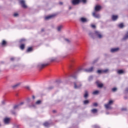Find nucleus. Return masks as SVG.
Wrapping results in <instances>:
<instances>
[{
    "mask_svg": "<svg viewBox=\"0 0 128 128\" xmlns=\"http://www.w3.org/2000/svg\"><path fill=\"white\" fill-rule=\"evenodd\" d=\"M114 102L113 100H110L108 104L104 105V106L106 110H112V105L114 104Z\"/></svg>",
    "mask_w": 128,
    "mask_h": 128,
    "instance_id": "f257e3e1",
    "label": "nucleus"
},
{
    "mask_svg": "<svg viewBox=\"0 0 128 128\" xmlns=\"http://www.w3.org/2000/svg\"><path fill=\"white\" fill-rule=\"evenodd\" d=\"M82 87V83L78 81L74 82V88H80Z\"/></svg>",
    "mask_w": 128,
    "mask_h": 128,
    "instance_id": "f03ea898",
    "label": "nucleus"
},
{
    "mask_svg": "<svg viewBox=\"0 0 128 128\" xmlns=\"http://www.w3.org/2000/svg\"><path fill=\"white\" fill-rule=\"evenodd\" d=\"M48 63L44 64H39L38 66V67L39 68V70H42V68H44L46 66H48Z\"/></svg>",
    "mask_w": 128,
    "mask_h": 128,
    "instance_id": "7ed1b4c3",
    "label": "nucleus"
},
{
    "mask_svg": "<svg viewBox=\"0 0 128 128\" xmlns=\"http://www.w3.org/2000/svg\"><path fill=\"white\" fill-rule=\"evenodd\" d=\"M95 36L98 38H102V34L98 31H95Z\"/></svg>",
    "mask_w": 128,
    "mask_h": 128,
    "instance_id": "20e7f679",
    "label": "nucleus"
},
{
    "mask_svg": "<svg viewBox=\"0 0 128 128\" xmlns=\"http://www.w3.org/2000/svg\"><path fill=\"white\" fill-rule=\"evenodd\" d=\"M20 2L22 5V6L24 8H26L27 6L26 5V2L24 0H20Z\"/></svg>",
    "mask_w": 128,
    "mask_h": 128,
    "instance_id": "39448f33",
    "label": "nucleus"
},
{
    "mask_svg": "<svg viewBox=\"0 0 128 128\" xmlns=\"http://www.w3.org/2000/svg\"><path fill=\"white\" fill-rule=\"evenodd\" d=\"M80 2V0H72V4L73 6H76Z\"/></svg>",
    "mask_w": 128,
    "mask_h": 128,
    "instance_id": "423d86ee",
    "label": "nucleus"
},
{
    "mask_svg": "<svg viewBox=\"0 0 128 128\" xmlns=\"http://www.w3.org/2000/svg\"><path fill=\"white\" fill-rule=\"evenodd\" d=\"M10 118H5L4 120V124H10Z\"/></svg>",
    "mask_w": 128,
    "mask_h": 128,
    "instance_id": "0eeeda50",
    "label": "nucleus"
},
{
    "mask_svg": "<svg viewBox=\"0 0 128 128\" xmlns=\"http://www.w3.org/2000/svg\"><path fill=\"white\" fill-rule=\"evenodd\" d=\"M108 72V70L106 69L104 70H98L97 71L98 74H102L104 72Z\"/></svg>",
    "mask_w": 128,
    "mask_h": 128,
    "instance_id": "6e6552de",
    "label": "nucleus"
},
{
    "mask_svg": "<svg viewBox=\"0 0 128 128\" xmlns=\"http://www.w3.org/2000/svg\"><path fill=\"white\" fill-rule=\"evenodd\" d=\"M80 22H88V19H86V18L82 17L80 18Z\"/></svg>",
    "mask_w": 128,
    "mask_h": 128,
    "instance_id": "1a4fd4ad",
    "label": "nucleus"
},
{
    "mask_svg": "<svg viewBox=\"0 0 128 128\" xmlns=\"http://www.w3.org/2000/svg\"><path fill=\"white\" fill-rule=\"evenodd\" d=\"M92 16H94V18H100V14H96V12H94L92 13Z\"/></svg>",
    "mask_w": 128,
    "mask_h": 128,
    "instance_id": "9d476101",
    "label": "nucleus"
},
{
    "mask_svg": "<svg viewBox=\"0 0 128 128\" xmlns=\"http://www.w3.org/2000/svg\"><path fill=\"white\" fill-rule=\"evenodd\" d=\"M54 18V15H51L49 16H47L45 17V20H50V18Z\"/></svg>",
    "mask_w": 128,
    "mask_h": 128,
    "instance_id": "9b49d317",
    "label": "nucleus"
},
{
    "mask_svg": "<svg viewBox=\"0 0 128 128\" xmlns=\"http://www.w3.org/2000/svg\"><path fill=\"white\" fill-rule=\"evenodd\" d=\"M120 50L119 48H113L110 50L111 52H116Z\"/></svg>",
    "mask_w": 128,
    "mask_h": 128,
    "instance_id": "f8f14e48",
    "label": "nucleus"
},
{
    "mask_svg": "<svg viewBox=\"0 0 128 128\" xmlns=\"http://www.w3.org/2000/svg\"><path fill=\"white\" fill-rule=\"evenodd\" d=\"M100 8H102V6H96L95 7V10L96 12H98V10H100Z\"/></svg>",
    "mask_w": 128,
    "mask_h": 128,
    "instance_id": "ddd939ff",
    "label": "nucleus"
},
{
    "mask_svg": "<svg viewBox=\"0 0 128 128\" xmlns=\"http://www.w3.org/2000/svg\"><path fill=\"white\" fill-rule=\"evenodd\" d=\"M98 88H102L104 86V84L102 83H99L98 82H96Z\"/></svg>",
    "mask_w": 128,
    "mask_h": 128,
    "instance_id": "4468645a",
    "label": "nucleus"
},
{
    "mask_svg": "<svg viewBox=\"0 0 128 128\" xmlns=\"http://www.w3.org/2000/svg\"><path fill=\"white\" fill-rule=\"evenodd\" d=\"M118 16L116 15H113L112 16V20H118Z\"/></svg>",
    "mask_w": 128,
    "mask_h": 128,
    "instance_id": "2eb2a0df",
    "label": "nucleus"
},
{
    "mask_svg": "<svg viewBox=\"0 0 128 128\" xmlns=\"http://www.w3.org/2000/svg\"><path fill=\"white\" fill-rule=\"evenodd\" d=\"M94 70V67H91L89 69H87L86 70V72H90Z\"/></svg>",
    "mask_w": 128,
    "mask_h": 128,
    "instance_id": "dca6fc26",
    "label": "nucleus"
},
{
    "mask_svg": "<svg viewBox=\"0 0 128 128\" xmlns=\"http://www.w3.org/2000/svg\"><path fill=\"white\" fill-rule=\"evenodd\" d=\"M32 52V47H28L26 50L27 52Z\"/></svg>",
    "mask_w": 128,
    "mask_h": 128,
    "instance_id": "f3484780",
    "label": "nucleus"
},
{
    "mask_svg": "<svg viewBox=\"0 0 128 128\" xmlns=\"http://www.w3.org/2000/svg\"><path fill=\"white\" fill-rule=\"evenodd\" d=\"M88 90H86L85 91V94H84V98H88Z\"/></svg>",
    "mask_w": 128,
    "mask_h": 128,
    "instance_id": "a211bd4d",
    "label": "nucleus"
},
{
    "mask_svg": "<svg viewBox=\"0 0 128 128\" xmlns=\"http://www.w3.org/2000/svg\"><path fill=\"white\" fill-rule=\"evenodd\" d=\"M24 104L23 102H22L20 104L14 106V109L16 110V108H18V106H22V104Z\"/></svg>",
    "mask_w": 128,
    "mask_h": 128,
    "instance_id": "6ab92c4d",
    "label": "nucleus"
},
{
    "mask_svg": "<svg viewBox=\"0 0 128 128\" xmlns=\"http://www.w3.org/2000/svg\"><path fill=\"white\" fill-rule=\"evenodd\" d=\"M91 112L92 114H96L98 112V110L94 108L91 110Z\"/></svg>",
    "mask_w": 128,
    "mask_h": 128,
    "instance_id": "aec40b11",
    "label": "nucleus"
},
{
    "mask_svg": "<svg viewBox=\"0 0 128 128\" xmlns=\"http://www.w3.org/2000/svg\"><path fill=\"white\" fill-rule=\"evenodd\" d=\"M43 124H44V126L48 127V126H50V123H48V122H44Z\"/></svg>",
    "mask_w": 128,
    "mask_h": 128,
    "instance_id": "412c9836",
    "label": "nucleus"
},
{
    "mask_svg": "<svg viewBox=\"0 0 128 128\" xmlns=\"http://www.w3.org/2000/svg\"><path fill=\"white\" fill-rule=\"evenodd\" d=\"M62 28V26L60 25L58 27L57 30H58V32H60Z\"/></svg>",
    "mask_w": 128,
    "mask_h": 128,
    "instance_id": "4be33fe9",
    "label": "nucleus"
},
{
    "mask_svg": "<svg viewBox=\"0 0 128 128\" xmlns=\"http://www.w3.org/2000/svg\"><path fill=\"white\" fill-rule=\"evenodd\" d=\"M6 44V41L3 40L2 42V46H4Z\"/></svg>",
    "mask_w": 128,
    "mask_h": 128,
    "instance_id": "5701e85b",
    "label": "nucleus"
},
{
    "mask_svg": "<svg viewBox=\"0 0 128 128\" xmlns=\"http://www.w3.org/2000/svg\"><path fill=\"white\" fill-rule=\"evenodd\" d=\"M20 48L23 50H24V44H22L20 46Z\"/></svg>",
    "mask_w": 128,
    "mask_h": 128,
    "instance_id": "b1692460",
    "label": "nucleus"
},
{
    "mask_svg": "<svg viewBox=\"0 0 128 128\" xmlns=\"http://www.w3.org/2000/svg\"><path fill=\"white\" fill-rule=\"evenodd\" d=\"M118 74H124V71L122 70H118Z\"/></svg>",
    "mask_w": 128,
    "mask_h": 128,
    "instance_id": "393cba45",
    "label": "nucleus"
},
{
    "mask_svg": "<svg viewBox=\"0 0 128 128\" xmlns=\"http://www.w3.org/2000/svg\"><path fill=\"white\" fill-rule=\"evenodd\" d=\"M99 92H100V91L95 90V91L93 92L92 94H98Z\"/></svg>",
    "mask_w": 128,
    "mask_h": 128,
    "instance_id": "a878e982",
    "label": "nucleus"
},
{
    "mask_svg": "<svg viewBox=\"0 0 128 128\" xmlns=\"http://www.w3.org/2000/svg\"><path fill=\"white\" fill-rule=\"evenodd\" d=\"M118 26L120 28H124V24L121 23V24H119Z\"/></svg>",
    "mask_w": 128,
    "mask_h": 128,
    "instance_id": "bb28decb",
    "label": "nucleus"
},
{
    "mask_svg": "<svg viewBox=\"0 0 128 128\" xmlns=\"http://www.w3.org/2000/svg\"><path fill=\"white\" fill-rule=\"evenodd\" d=\"M128 38V32L126 34L125 36L123 38V40H127Z\"/></svg>",
    "mask_w": 128,
    "mask_h": 128,
    "instance_id": "cd10ccee",
    "label": "nucleus"
},
{
    "mask_svg": "<svg viewBox=\"0 0 128 128\" xmlns=\"http://www.w3.org/2000/svg\"><path fill=\"white\" fill-rule=\"evenodd\" d=\"M36 104H42V100H38L36 101Z\"/></svg>",
    "mask_w": 128,
    "mask_h": 128,
    "instance_id": "c85d7f7f",
    "label": "nucleus"
},
{
    "mask_svg": "<svg viewBox=\"0 0 128 128\" xmlns=\"http://www.w3.org/2000/svg\"><path fill=\"white\" fill-rule=\"evenodd\" d=\"M20 86V84H17L14 86H12L13 88H18Z\"/></svg>",
    "mask_w": 128,
    "mask_h": 128,
    "instance_id": "c756f323",
    "label": "nucleus"
},
{
    "mask_svg": "<svg viewBox=\"0 0 128 128\" xmlns=\"http://www.w3.org/2000/svg\"><path fill=\"white\" fill-rule=\"evenodd\" d=\"M116 90H118V88H112V92H115Z\"/></svg>",
    "mask_w": 128,
    "mask_h": 128,
    "instance_id": "7c9ffc66",
    "label": "nucleus"
},
{
    "mask_svg": "<svg viewBox=\"0 0 128 128\" xmlns=\"http://www.w3.org/2000/svg\"><path fill=\"white\" fill-rule=\"evenodd\" d=\"M90 102V101L88 100H85L84 102V104H88Z\"/></svg>",
    "mask_w": 128,
    "mask_h": 128,
    "instance_id": "2f4dec72",
    "label": "nucleus"
},
{
    "mask_svg": "<svg viewBox=\"0 0 128 128\" xmlns=\"http://www.w3.org/2000/svg\"><path fill=\"white\" fill-rule=\"evenodd\" d=\"M80 2H82L83 4H86V0H80Z\"/></svg>",
    "mask_w": 128,
    "mask_h": 128,
    "instance_id": "473e14b6",
    "label": "nucleus"
},
{
    "mask_svg": "<svg viewBox=\"0 0 128 128\" xmlns=\"http://www.w3.org/2000/svg\"><path fill=\"white\" fill-rule=\"evenodd\" d=\"M72 76L74 80L76 79V75H72Z\"/></svg>",
    "mask_w": 128,
    "mask_h": 128,
    "instance_id": "72a5a7b5",
    "label": "nucleus"
},
{
    "mask_svg": "<svg viewBox=\"0 0 128 128\" xmlns=\"http://www.w3.org/2000/svg\"><path fill=\"white\" fill-rule=\"evenodd\" d=\"M94 106H98V103L95 102L93 104Z\"/></svg>",
    "mask_w": 128,
    "mask_h": 128,
    "instance_id": "f704fd0d",
    "label": "nucleus"
},
{
    "mask_svg": "<svg viewBox=\"0 0 128 128\" xmlns=\"http://www.w3.org/2000/svg\"><path fill=\"white\" fill-rule=\"evenodd\" d=\"M14 16H18V13H15L14 14Z\"/></svg>",
    "mask_w": 128,
    "mask_h": 128,
    "instance_id": "c9c22d12",
    "label": "nucleus"
},
{
    "mask_svg": "<svg viewBox=\"0 0 128 128\" xmlns=\"http://www.w3.org/2000/svg\"><path fill=\"white\" fill-rule=\"evenodd\" d=\"M122 112L126 110V108H122Z\"/></svg>",
    "mask_w": 128,
    "mask_h": 128,
    "instance_id": "e433bc0d",
    "label": "nucleus"
},
{
    "mask_svg": "<svg viewBox=\"0 0 128 128\" xmlns=\"http://www.w3.org/2000/svg\"><path fill=\"white\" fill-rule=\"evenodd\" d=\"M2 104H6V101L5 100H2Z\"/></svg>",
    "mask_w": 128,
    "mask_h": 128,
    "instance_id": "4c0bfd02",
    "label": "nucleus"
},
{
    "mask_svg": "<svg viewBox=\"0 0 128 128\" xmlns=\"http://www.w3.org/2000/svg\"><path fill=\"white\" fill-rule=\"evenodd\" d=\"M12 114H16V112L14 111H11Z\"/></svg>",
    "mask_w": 128,
    "mask_h": 128,
    "instance_id": "58836bf2",
    "label": "nucleus"
},
{
    "mask_svg": "<svg viewBox=\"0 0 128 128\" xmlns=\"http://www.w3.org/2000/svg\"><path fill=\"white\" fill-rule=\"evenodd\" d=\"M48 88V90H52V88H54V87L53 86H50Z\"/></svg>",
    "mask_w": 128,
    "mask_h": 128,
    "instance_id": "ea45409f",
    "label": "nucleus"
},
{
    "mask_svg": "<svg viewBox=\"0 0 128 128\" xmlns=\"http://www.w3.org/2000/svg\"><path fill=\"white\" fill-rule=\"evenodd\" d=\"M10 60H12V62L14 60V58H10Z\"/></svg>",
    "mask_w": 128,
    "mask_h": 128,
    "instance_id": "a19ab883",
    "label": "nucleus"
},
{
    "mask_svg": "<svg viewBox=\"0 0 128 128\" xmlns=\"http://www.w3.org/2000/svg\"><path fill=\"white\" fill-rule=\"evenodd\" d=\"M92 28H96V25H92Z\"/></svg>",
    "mask_w": 128,
    "mask_h": 128,
    "instance_id": "79ce46f5",
    "label": "nucleus"
},
{
    "mask_svg": "<svg viewBox=\"0 0 128 128\" xmlns=\"http://www.w3.org/2000/svg\"><path fill=\"white\" fill-rule=\"evenodd\" d=\"M26 40H24V39H22L20 40V42H24Z\"/></svg>",
    "mask_w": 128,
    "mask_h": 128,
    "instance_id": "37998d69",
    "label": "nucleus"
},
{
    "mask_svg": "<svg viewBox=\"0 0 128 128\" xmlns=\"http://www.w3.org/2000/svg\"><path fill=\"white\" fill-rule=\"evenodd\" d=\"M26 88L27 90H30V86H26Z\"/></svg>",
    "mask_w": 128,
    "mask_h": 128,
    "instance_id": "c03bdc74",
    "label": "nucleus"
},
{
    "mask_svg": "<svg viewBox=\"0 0 128 128\" xmlns=\"http://www.w3.org/2000/svg\"><path fill=\"white\" fill-rule=\"evenodd\" d=\"M66 42H70V41L68 39H66Z\"/></svg>",
    "mask_w": 128,
    "mask_h": 128,
    "instance_id": "a18cd8bd",
    "label": "nucleus"
},
{
    "mask_svg": "<svg viewBox=\"0 0 128 128\" xmlns=\"http://www.w3.org/2000/svg\"><path fill=\"white\" fill-rule=\"evenodd\" d=\"M59 4H60L61 6L62 5V2H59Z\"/></svg>",
    "mask_w": 128,
    "mask_h": 128,
    "instance_id": "49530a36",
    "label": "nucleus"
},
{
    "mask_svg": "<svg viewBox=\"0 0 128 128\" xmlns=\"http://www.w3.org/2000/svg\"><path fill=\"white\" fill-rule=\"evenodd\" d=\"M52 112H54V114L56 113V110H54L52 111Z\"/></svg>",
    "mask_w": 128,
    "mask_h": 128,
    "instance_id": "de8ad7c7",
    "label": "nucleus"
},
{
    "mask_svg": "<svg viewBox=\"0 0 128 128\" xmlns=\"http://www.w3.org/2000/svg\"><path fill=\"white\" fill-rule=\"evenodd\" d=\"M32 98L33 100H34V98H35L34 96H33Z\"/></svg>",
    "mask_w": 128,
    "mask_h": 128,
    "instance_id": "09e8293b",
    "label": "nucleus"
},
{
    "mask_svg": "<svg viewBox=\"0 0 128 128\" xmlns=\"http://www.w3.org/2000/svg\"><path fill=\"white\" fill-rule=\"evenodd\" d=\"M44 29L42 30V32H44Z\"/></svg>",
    "mask_w": 128,
    "mask_h": 128,
    "instance_id": "8fccbe9b",
    "label": "nucleus"
},
{
    "mask_svg": "<svg viewBox=\"0 0 128 128\" xmlns=\"http://www.w3.org/2000/svg\"><path fill=\"white\" fill-rule=\"evenodd\" d=\"M92 34V33H89V36H90Z\"/></svg>",
    "mask_w": 128,
    "mask_h": 128,
    "instance_id": "3c124183",
    "label": "nucleus"
},
{
    "mask_svg": "<svg viewBox=\"0 0 128 128\" xmlns=\"http://www.w3.org/2000/svg\"><path fill=\"white\" fill-rule=\"evenodd\" d=\"M70 10H72V7H70Z\"/></svg>",
    "mask_w": 128,
    "mask_h": 128,
    "instance_id": "603ef678",
    "label": "nucleus"
},
{
    "mask_svg": "<svg viewBox=\"0 0 128 128\" xmlns=\"http://www.w3.org/2000/svg\"><path fill=\"white\" fill-rule=\"evenodd\" d=\"M126 91L128 92V88L126 89Z\"/></svg>",
    "mask_w": 128,
    "mask_h": 128,
    "instance_id": "864d4df0",
    "label": "nucleus"
},
{
    "mask_svg": "<svg viewBox=\"0 0 128 128\" xmlns=\"http://www.w3.org/2000/svg\"><path fill=\"white\" fill-rule=\"evenodd\" d=\"M0 126H1V124H0Z\"/></svg>",
    "mask_w": 128,
    "mask_h": 128,
    "instance_id": "5fc2aeb1",
    "label": "nucleus"
}]
</instances>
